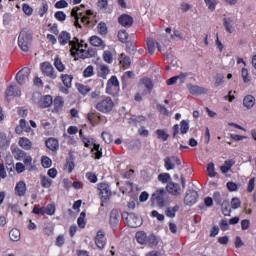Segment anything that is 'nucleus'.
<instances>
[{
	"label": "nucleus",
	"instance_id": "obj_42",
	"mask_svg": "<svg viewBox=\"0 0 256 256\" xmlns=\"http://www.w3.org/2000/svg\"><path fill=\"white\" fill-rule=\"evenodd\" d=\"M0 147L2 149L9 147V140H7V134L5 132H0Z\"/></svg>",
	"mask_w": 256,
	"mask_h": 256
},
{
	"label": "nucleus",
	"instance_id": "obj_37",
	"mask_svg": "<svg viewBox=\"0 0 256 256\" xmlns=\"http://www.w3.org/2000/svg\"><path fill=\"white\" fill-rule=\"evenodd\" d=\"M41 186L44 189H49V187H51V185H53V180L47 176H41Z\"/></svg>",
	"mask_w": 256,
	"mask_h": 256
},
{
	"label": "nucleus",
	"instance_id": "obj_3",
	"mask_svg": "<svg viewBox=\"0 0 256 256\" xmlns=\"http://www.w3.org/2000/svg\"><path fill=\"white\" fill-rule=\"evenodd\" d=\"M115 108V102L109 96H106L96 104V109L100 113L109 114Z\"/></svg>",
	"mask_w": 256,
	"mask_h": 256
},
{
	"label": "nucleus",
	"instance_id": "obj_50",
	"mask_svg": "<svg viewBox=\"0 0 256 256\" xmlns=\"http://www.w3.org/2000/svg\"><path fill=\"white\" fill-rule=\"evenodd\" d=\"M92 153H94L95 159H101V157H103V152H101L100 146L98 144H94V147L92 148Z\"/></svg>",
	"mask_w": 256,
	"mask_h": 256
},
{
	"label": "nucleus",
	"instance_id": "obj_43",
	"mask_svg": "<svg viewBox=\"0 0 256 256\" xmlns=\"http://www.w3.org/2000/svg\"><path fill=\"white\" fill-rule=\"evenodd\" d=\"M85 217H87V214L85 212H81L77 220L78 227H80V229H85V225H87V222L85 221Z\"/></svg>",
	"mask_w": 256,
	"mask_h": 256
},
{
	"label": "nucleus",
	"instance_id": "obj_36",
	"mask_svg": "<svg viewBox=\"0 0 256 256\" xmlns=\"http://www.w3.org/2000/svg\"><path fill=\"white\" fill-rule=\"evenodd\" d=\"M136 240L140 245H145V243H147V233H145L144 231L137 232Z\"/></svg>",
	"mask_w": 256,
	"mask_h": 256
},
{
	"label": "nucleus",
	"instance_id": "obj_59",
	"mask_svg": "<svg viewBox=\"0 0 256 256\" xmlns=\"http://www.w3.org/2000/svg\"><path fill=\"white\" fill-rule=\"evenodd\" d=\"M206 3V6L210 11H213L215 7H217V0H204Z\"/></svg>",
	"mask_w": 256,
	"mask_h": 256
},
{
	"label": "nucleus",
	"instance_id": "obj_63",
	"mask_svg": "<svg viewBox=\"0 0 256 256\" xmlns=\"http://www.w3.org/2000/svg\"><path fill=\"white\" fill-rule=\"evenodd\" d=\"M86 178L90 183H97V175L93 172H87Z\"/></svg>",
	"mask_w": 256,
	"mask_h": 256
},
{
	"label": "nucleus",
	"instance_id": "obj_48",
	"mask_svg": "<svg viewBox=\"0 0 256 256\" xmlns=\"http://www.w3.org/2000/svg\"><path fill=\"white\" fill-rule=\"evenodd\" d=\"M180 131H181L182 135H185L189 131V121L182 120L180 122Z\"/></svg>",
	"mask_w": 256,
	"mask_h": 256
},
{
	"label": "nucleus",
	"instance_id": "obj_57",
	"mask_svg": "<svg viewBox=\"0 0 256 256\" xmlns=\"http://www.w3.org/2000/svg\"><path fill=\"white\" fill-rule=\"evenodd\" d=\"M241 207V199L234 197L231 200V208L232 209H239Z\"/></svg>",
	"mask_w": 256,
	"mask_h": 256
},
{
	"label": "nucleus",
	"instance_id": "obj_4",
	"mask_svg": "<svg viewBox=\"0 0 256 256\" xmlns=\"http://www.w3.org/2000/svg\"><path fill=\"white\" fill-rule=\"evenodd\" d=\"M122 219L124 220V223H126L128 227H132V229L143 225V220L133 213L124 212L122 214Z\"/></svg>",
	"mask_w": 256,
	"mask_h": 256
},
{
	"label": "nucleus",
	"instance_id": "obj_56",
	"mask_svg": "<svg viewBox=\"0 0 256 256\" xmlns=\"http://www.w3.org/2000/svg\"><path fill=\"white\" fill-rule=\"evenodd\" d=\"M129 79H135V72L127 71L122 76V81H129Z\"/></svg>",
	"mask_w": 256,
	"mask_h": 256
},
{
	"label": "nucleus",
	"instance_id": "obj_17",
	"mask_svg": "<svg viewBox=\"0 0 256 256\" xmlns=\"http://www.w3.org/2000/svg\"><path fill=\"white\" fill-rule=\"evenodd\" d=\"M25 193H27V184L25 181L18 182L15 186V195L25 197Z\"/></svg>",
	"mask_w": 256,
	"mask_h": 256
},
{
	"label": "nucleus",
	"instance_id": "obj_45",
	"mask_svg": "<svg viewBox=\"0 0 256 256\" xmlns=\"http://www.w3.org/2000/svg\"><path fill=\"white\" fill-rule=\"evenodd\" d=\"M93 75H95V67L93 65H89L84 69L83 76L85 78L93 77Z\"/></svg>",
	"mask_w": 256,
	"mask_h": 256
},
{
	"label": "nucleus",
	"instance_id": "obj_7",
	"mask_svg": "<svg viewBox=\"0 0 256 256\" xmlns=\"http://www.w3.org/2000/svg\"><path fill=\"white\" fill-rule=\"evenodd\" d=\"M98 191L100 192V197L102 200V203H105L106 201H109L111 199V187L107 183H100L98 184Z\"/></svg>",
	"mask_w": 256,
	"mask_h": 256
},
{
	"label": "nucleus",
	"instance_id": "obj_38",
	"mask_svg": "<svg viewBox=\"0 0 256 256\" xmlns=\"http://www.w3.org/2000/svg\"><path fill=\"white\" fill-rule=\"evenodd\" d=\"M177 211H179V205H176L174 207H168L165 211L166 217H170L171 219H173L177 213Z\"/></svg>",
	"mask_w": 256,
	"mask_h": 256
},
{
	"label": "nucleus",
	"instance_id": "obj_26",
	"mask_svg": "<svg viewBox=\"0 0 256 256\" xmlns=\"http://www.w3.org/2000/svg\"><path fill=\"white\" fill-rule=\"evenodd\" d=\"M111 86L112 87H119V79H117V76H112L107 83L106 91L109 95H111Z\"/></svg>",
	"mask_w": 256,
	"mask_h": 256
},
{
	"label": "nucleus",
	"instance_id": "obj_30",
	"mask_svg": "<svg viewBox=\"0 0 256 256\" xmlns=\"http://www.w3.org/2000/svg\"><path fill=\"white\" fill-rule=\"evenodd\" d=\"M113 53H115V50H105L103 52V61L111 65V63H113L114 60Z\"/></svg>",
	"mask_w": 256,
	"mask_h": 256
},
{
	"label": "nucleus",
	"instance_id": "obj_52",
	"mask_svg": "<svg viewBox=\"0 0 256 256\" xmlns=\"http://www.w3.org/2000/svg\"><path fill=\"white\" fill-rule=\"evenodd\" d=\"M118 39L121 41V43H125L127 39H129V33H127L125 30H120L118 32Z\"/></svg>",
	"mask_w": 256,
	"mask_h": 256
},
{
	"label": "nucleus",
	"instance_id": "obj_33",
	"mask_svg": "<svg viewBox=\"0 0 256 256\" xmlns=\"http://www.w3.org/2000/svg\"><path fill=\"white\" fill-rule=\"evenodd\" d=\"M235 165V160H226L224 165L220 167L222 173H229L231 167Z\"/></svg>",
	"mask_w": 256,
	"mask_h": 256
},
{
	"label": "nucleus",
	"instance_id": "obj_49",
	"mask_svg": "<svg viewBox=\"0 0 256 256\" xmlns=\"http://www.w3.org/2000/svg\"><path fill=\"white\" fill-rule=\"evenodd\" d=\"M41 163H42V167H44V169H49V167H51V165H53V161H51V158H49L47 156L42 157Z\"/></svg>",
	"mask_w": 256,
	"mask_h": 256
},
{
	"label": "nucleus",
	"instance_id": "obj_62",
	"mask_svg": "<svg viewBox=\"0 0 256 256\" xmlns=\"http://www.w3.org/2000/svg\"><path fill=\"white\" fill-rule=\"evenodd\" d=\"M22 11L25 13V15H33V8L29 6V4H23Z\"/></svg>",
	"mask_w": 256,
	"mask_h": 256
},
{
	"label": "nucleus",
	"instance_id": "obj_15",
	"mask_svg": "<svg viewBox=\"0 0 256 256\" xmlns=\"http://www.w3.org/2000/svg\"><path fill=\"white\" fill-rule=\"evenodd\" d=\"M140 85L146 88L143 90L142 95H149L151 91H153V81H151L149 78H143L140 80Z\"/></svg>",
	"mask_w": 256,
	"mask_h": 256
},
{
	"label": "nucleus",
	"instance_id": "obj_35",
	"mask_svg": "<svg viewBox=\"0 0 256 256\" xmlns=\"http://www.w3.org/2000/svg\"><path fill=\"white\" fill-rule=\"evenodd\" d=\"M22 161L24 163V166H26V169L28 171H33V157L26 155L24 158H22Z\"/></svg>",
	"mask_w": 256,
	"mask_h": 256
},
{
	"label": "nucleus",
	"instance_id": "obj_55",
	"mask_svg": "<svg viewBox=\"0 0 256 256\" xmlns=\"http://www.w3.org/2000/svg\"><path fill=\"white\" fill-rule=\"evenodd\" d=\"M54 17H55V19H57V21H60L61 23H63V21H65V19H67V15L63 11H57L55 13Z\"/></svg>",
	"mask_w": 256,
	"mask_h": 256
},
{
	"label": "nucleus",
	"instance_id": "obj_54",
	"mask_svg": "<svg viewBox=\"0 0 256 256\" xmlns=\"http://www.w3.org/2000/svg\"><path fill=\"white\" fill-rule=\"evenodd\" d=\"M207 172L209 177H215L217 175V172H215V164L209 163L207 165Z\"/></svg>",
	"mask_w": 256,
	"mask_h": 256
},
{
	"label": "nucleus",
	"instance_id": "obj_25",
	"mask_svg": "<svg viewBox=\"0 0 256 256\" xmlns=\"http://www.w3.org/2000/svg\"><path fill=\"white\" fill-rule=\"evenodd\" d=\"M90 43L93 45V47H100L101 49H105L106 45L105 42H103V39H101L98 36H92L90 38Z\"/></svg>",
	"mask_w": 256,
	"mask_h": 256
},
{
	"label": "nucleus",
	"instance_id": "obj_34",
	"mask_svg": "<svg viewBox=\"0 0 256 256\" xmlns=\"http://www.w3.org/2000/svg\"><path fill=\"white\" fill-rule=\"evenodd\" d=\"M63 97L58 96L54 99V111L59 112L61 109H63L64 105Z\"/></svg>",
	"mask_w": 256,
	"mask_h": 256
},
{
	"label": "nucleus",
	"instance_id": "obj_19",
	"mask_svg": "<svg viewBox=\"0 0 256 256\" xmlns=\"http://www.w3.org/2000/svg\"><path fill=\"white\" fill-rule=\"evenodd\" d=\"M148 53L153 55L155 53V47H157L158 51H162L161 44L155 42L153 38H148L147 41Z\"/></svg>",
	"mask_w": 256,
	"mask_h": 256
},
{
	"label": "nucleus",
	"instance_id": "obj_23",
	"mask_svg": "<svg viewBox=\"0 0 256 256\" xmlns=\"http://www.w3.org/2000/svg\"><path fill=\"white\" fill-rule=\"evenodd\" d=\"M256 99L253 95H247L243 99V105L246 109H253L255 107Z\"/></svg>",
	"mask_w": 256,
	"mask_h": 256
},
{
	"label": "nucleus",
	"instance_id": "obj_22",
	"mask_svg": "<svg viewBox=\"0 0 256 256\" xmlns=\"http://www.w3.org/2000/svg\"><path fill=\"white\" fill-rule=\"evenodd\" d=\"M19 145L25 151H31V149H33V142H31V140L25 137H21L19 139Z\"/></svg>",
	"mask_w": 256,
	"mask_h": 256
},
{
	"label": "nucleus",
	"instance_id": "obj_12",
	"mask_svg": "<svg viewBox=\"0 0 256 256\" xmlns=\"http://www.w3.org/2000/svg\"><path fill=\"white\" fill-rule=\"evenodd\" d=\"M198 197H199V194L197 193V191L189 190L186 193L184 203H186L187 205H195V203H197Z\"/></svg>",
	"mask_w": 256,
	"mask_h": 256
},
{
	"label": "nucleus",
	"instance_id": "obj_31",
	"mask_svg": "<svg viewBox=\"0 0 256 256\" xmlns=\"http://www.w3.org/2000/svg\"><path fill=\"white\" fill-rule=\"evenodd\" d=\"M9 237L11 241H14V242L21 241V231H19V229L17 228H13L9 233Z\"/></svg>",
	"mask_w": 256,
	"mask_h": 256
},
{
	"label": "nucleus",
	"instance_id": "obj_20",
	"mask_svg": "<svg viewBox=\"0 0 256 256\" xmlns=\"http://www.w3.org/2000/svg\"><path fill=\"white\" fill-rule=\"evenodd\" d=\"M223 23L227 33L231 34L235 31V20L233 18L225 17Z\"/></svg>",
	"mask_w": 256,
	"mask_h": 256
},
{
	"label": "nucleus",
	"instance_id": "obj_8",
	"mask_svg": "<svg viewBox=\"0 0 256 256\" xmlns=\"http://www.w3.org/2000/svg\"><path fill=\"white\" fill-rule=\"evenodd\" d=\"M31 75V69L29 67L22 68L16 74V81L19 85H25L29 81V76Z\"/></svg>",
	"mask_w": 256,
	"mask_h": 256
},
{
	"label": "nucleus",
	"instance_id": "obj_24",
	"mask_svg": "<svg viewBox=\"0 0 256 256\" xmlns=\"http://www.w3.org/2000/svg\"><path fill=\"white\" fill-rule=\"evenodd\" d=\"M110 73H111V70L109 69V66H107L105 64H101L99 66L98 77H100L101 79H107V76Z\"/></svg>",
	"mask_w": 256,
	"mask_h": 256
},
{
	"label": "nucleus",
	"instance_id": "obj_51",
	"mask_svg": "<svg viewBox=\"0 0 256 256\" xmlns=\"http://www.w3.org/2000/svg\"><path fill=\"white\" fill-rule=\"evenodd\" d=\"M49 11V4L46 1L42 3V6L39 9V16L45 17L46 13Z\"/></svg>",
	"mask_w": 256,
	"mask_h": 256
},
{
	"label": "nucleus",
	"instance_id": "obj_58",
	"mask_svg": "<svg viewBox=\"0 0 256 256\" xmlns=\"http://www.w3.org/2000/svg\"><path fill=\"white\" fill-rule=\"evenodd\" d=\"M98 31L100 35H107V24H105V22H100L98 24Z\"/></svg>",
	"mask_w": 256,
	"mask_h": 256
},
{
	"label": "nucleus",
	"instance_id": "obj_6",
	"mask_svg": "<svg viewBox=\"0 0 256 256\" xmlns=\"http://www.w3.org/2000/svg\"><path fill=\"white\" fill-rule=\"evenodd\" d=\"M165 195H167L165 189H159L152 194L151 199L153 203H156V205H158V207H165V205H167V203L165 202Z\"/></svg>",
	"mask_w": 256,
	"mask_h": 256
},
{
	"label": "nucleus",
	"instance_id": "obj_1",
	"mask_svg": "<svg viewBox=\"0 0 256 256\" xmlns=\"http://www.w3.org/2000/svg\"><path fill=\"white\" fill-rule=\"evenodd\" d=\"M58 41L60 45H69L71 46L70 52L71 56L75 57H80V59H89L90 55L89 52L86 50L87 49V43L81 41L79 42V39L74 38L71 40V33L67 31H62L59 36H58Z\"/></svg>",
	"mask_w": 256,
	"mask_h": 256
},
{
	"label": "nucleus",
	"instance_id": "obj_9",
	"mask_svg": "<svg viewBox=\"0 0 256 256\" xmlns=\"http://www.w3.org/2000/svg\"><path fill=\"white\" fill-rule=\"evenodd\" d=\"M41 71L45 77L49 79H57V73H55V68L50 62H44L41 64Z\"/></svg>",
	"mask_w": 256,
	"mask_h": 256
},
{
	"label": "nucleus",
	"instance_id": "obj_14",
	"mask_svg": "<svg viewBox=\"0 0 256 256\" xmlns=\"http://www.w3.org/2000/svg\"><path fill=\"white\" fill-rule=\"evenodd\" d=\"M187 89H188V91L191 95H205V94H207V89L203 88L201 86H198V85L188 84Z\"/></svg>",
	"mask_w": 256,
	"mask_h": 256
},
{
	"label": "nucleus",
	"instance_id": "obj_11",
	"mask_svg": "<svg viewBox=\"0 0 256 256\" xmlns=\"http://www.w3.org/2000/svg\"><path fill=\"white\" fill-rule=\"evenodd\" d=\"M168 193L170 195H174V197H179L183 193V190L181 189V186L174 182H169L166 187Z\"/></svg>",
	"mask_w": 256,
	"mask_h": 256
},
{
	"label": "nucleus",
	"instance_id": "obj_47",
	"mask_svg": "<svg viewBox=\"0 0 256 256\" xmlns=\"http://www.w3.org/2000/svg\"><path fill=\"white\" fill-rule=\"evenodd\" d=\"M158 181H160V183H169V181H171V174H169V173L159 174Z\"/></svg>",
	"mask_w": 256,
	"mask_h": 256
},
{
	"label": "nucleus",
	"instance_id": "obj_21",
	"mask_svg": "<svg viewBox=\"0 0 256 256\" xmlns=\"http://www.w3.org/2000/svg\"><path fill=\"white\" fill-rule=\"evenodd\" d=\"M118 23H120L122 27H131V25H133V17L123 14L118 18Z\"/></svg>",
	"mask_w": 256,
	"mask_h": 256
},
{
	"label": "nucleus",
	"instance_id": "obj_29",
	"mask_svg": "<svg viewBox=\"0 0 256 256\" xmlns=\"http://www.w3.org/2000/svg\"><path fill=\"white\" fill-rule=\"evenodd\" d=\"M12 155L16 161H23L27 153L19 148H16L12 151Z\"/></svg>",
	"mask_w": 256,
	"mask_h": 256
},
{
	"label": "nucleus",
	"instance_id": "obj_27",
	"mask_svg": "<svg viewBox=\"0 0 256 256\" xmlns=\"http://www.w3.org/2000/svg\"><path fill=\"white\" fill-rule=\"evenodd\" d=\"M46 147H48L50 151H57V149H59V141L55 138H49L46 140Z\"/></svg>",
	"mask_w": 256,
	"mask_h": 256
},
{
	"label": "nucleus",
	"instance_id": "obj_64",
	"mask_svg": "<svg viewBox=\"0 0 256 256\" xmlns=\"http://www.w3.org/2000/svg\"><path fill=\"white\" fill-rule=\"evenodd\" d=\"M102 139H103V141H105L108 144L113 141V137L108 132H102Z\"/></svg>",
	"mask_w": 256,
	"mask_h": 256
},
{
	"label": "nucleus",
	"instance_id": "obj_44",
	"mask_svg": "<svg viewBox=\"0 0 256 256\" xmlns=\"http://www.w3.org/2000/svg\"><path fill=\"white\" fill-rule=\"evenodd\" d=\"M77 90L81 95H87V93H90L91 87L85 85V84H77Z\"/></svg>",
	"mask_w": 256,
	"mask_h": 256
},
{
	"label": "nucleus",
	"instance_id": "obj_5",
	"mask_svg": "<svg viewBox=\"0 0 256 256\" xmlns=\"http://www.w3.org/2000/svg\"><path fill=\"white\" fill-rule=\"evenodd\" d=\"M31 41H33V36L27 33V31H21L18 37V45L21 51L27 53L31 47Z\"/></svg>",
	"mask_w": 256,
	"mask_h": 256
},
{
	"label": "nucleus",
	"instance_id": "obj_28",
	"mask_svg": "<svg viewBox=\"0 0 256 256\" xmlns=\"http://www.w3.org/2000/svg\"><path fill=\"white\" fill-rule=\"evenodd\" d=\"M55 204H48L46 207H42V216L49 215L53 216L55 215Z\"/></svg>",
	"mask_w": 256,
	"mask_h": 256
},
{
	"label": "nucleus",
	"instance_id": "obj_53",
	"mask_svg": "<svg viewBox=\"0 0 256 256\" xmlns=\"http://www.w3.org/2000/svg\"><path fill=\"white\" fill-rule=\"evenodd\" d=\"M213 201L216 203V205H223V196H221V193L214 192Z\"/></svg>",
	"mask_w": 256,
	"mask_h": 256
},
{
	"label": "nucleus",
	"instance_id": "obj_13",
	"mask_svg": "<svg viewBox=\"0 0 256 256\" xmlns=\"http://www.w3.org/2000/svg\"><path fill=\"white\" fill-rule=\"evenodd\" d=\"M95 243L98 249H105V245H107V238H105V232L102 230L97 232Z\"/></svg>",
	"mask_w": 256,
	"mask_h": 256
},
{
	"label": "nucleus",
	"instance_id": "obj_39",
	"mask_svg": "<svg viewBox=\"0 0 256 256\" xmlns=\"http://www.w3.org/2000/svg\"><path fill=\"white\" fill-rule=\"evenodd\" d=\"M61 77L63 84L65 87H67V89H69L71 87V83L73 82V76L69 74H62Z\"/></svg>",
	"mask_w": 256,
	"mask_h": 256
},
{
	"label": "nucleus",
	"instance_id": "obj_46",
	"mask_svg": "<svg viewBox=\"0 0 256 256\" xmlns=\"http://www.w3.org/2000/svg\"><path fill=\"white\" fill-rule=\"evenodd\" d=\"M8 209H11V212L13 213V215H19L20 217L21 215H23V212L19 208L18 204H9Z\"/></svg>",
	"mask_w": 256,
	"mask_h": 256
},
{
	"label": "nucleus",
	"instance_id": "obj_41",
	"mask_svg": "<svg viewBox=\"0 0 256 256\" xmlns=\"http://www.w3.org/2000/svg\"><path fill=\"white\" fill-rule=\"evenodd\" d=\"M120 65L124 67H130L131 66V58L125 54L120 55Z\"/></svg>",
	"mask_w": 256,
	"mask_h": 256
},
{
	"label": "nucleus",
	"instance_id": "obj_32",
	"mask_svg": "<svg viewBox=\"0 0 256 256\" xmlns=\"http://www.w3.org/2000/svg\"><path fill=\"white\" fill-rule=\"evenodd\" d=\"M54 67H56L59 73H63V71H65V64H63V60H61L59 56L54 58Z\"/></svg>",
	"mask_w": 256,
	"mask_h": 256
},
{
	"label": "nucleus",
	"instance_id": "obj_18",
	"mask_svg": "<svg viewBox=\"0 0 256 256\" xmlns=\"http://www.w3.org/2000/svg\"><path fill=\"white\" fill-rule=\"evenodd\" d=\"M38 105L42 109H47V107H51V105H53V97H51V95L41 97Z\"/></svg>",
	"mask_w": 256,
	"mask_h": 256
},
{
	"label": "nucleus",
	"instance_id": "obj_40",
	"mask_svg": "<svg viewBox=\"0 0 256 256\" xmlns=\"http://www.w3.org/2000/svg\"><path fill=\"white\" fill-rule=\"evenodd\" d=\"M156 135L160 141H167V139H169V134L165 129L156 130Z\"/></svg>",
	"mask_w": 256,
	"mask_h": 256
},
{
	"label": "nucleus",
	"instance_id": "obj_2",
	"mask_svg": "<svg viewBox=\"0 0 256 256\" xmlns=\"http://www.w3.org/2000/svg\"><path fill=\"white\" fill-rule=\"evenodd\" d=\"M83 9H85L84 5L80 7L73 8L71 11V16L75 18V26L81 28V24H79V19H81L82 23H89V17L93 15V11L87 10L86 15H83Z\"/></svg>",
	"mask_w": 256,
	"mask_h": 256
},
{
	"label": "nucleus",
	"instance_id": "obj_60",
	"mask_svg": "<svg viewBox=\"0 0 256 256\" xmlns=\"http://www.w3.org/2000/svg\"><path fill=\"white\" fill-rule=\"evenodd\" d=\"M241 75L244 83H249L251 79H249V70L247 68H242Z\"/></svg>",
	"mask_w": 256,
	"mask_h": 256
},
{
	"label": "nucleus",
	"instance_id": "obj_61",
	"mask_svg": "<svg viewBox=\"0 0 256 256\" xmlns=\"http://www.w3.org/2000/svg\"><path fill=\"white\" fill-rule=\"evenodd\" d=\"M67 7H69V3H67L65 0H59L55 3L56 9H65Z\"/></svg>",
	"mask_w": 256,
	"mask_h": 256
},
{
	"label": "nucleus",
	"instance_id": "obj_10",
	"mask_svg": "<svg viewBox=\"0 0 256 256\" xmlns=\"http://www.w3.org/2000/svg\"><path fill=\"white\" fill-rule=\"evenodd\" d=\"M175 165L179 167L181 165V159L177 156L172 157H166L164 160V167L166 171H171L172 169H175Z\"/></svg>",
	"mask_w": 256,
	"mask_h": 256
},
{
	"label": "nucleus",
	"instance_id": "obj_16",
	"mask_svg": "<svg viewBox=\"0 0 256 256\" xmlns=\"http://www.w3.org/2000/svg\"><path fill=\"white\" fill-rule=\"evenodd\" d=\"M110 225L114 231L119 227V211L117 209H113L110 212Z\"/></svg>",
	"mask_w": 256,
	"mask_h": 256
}]
</instances>
